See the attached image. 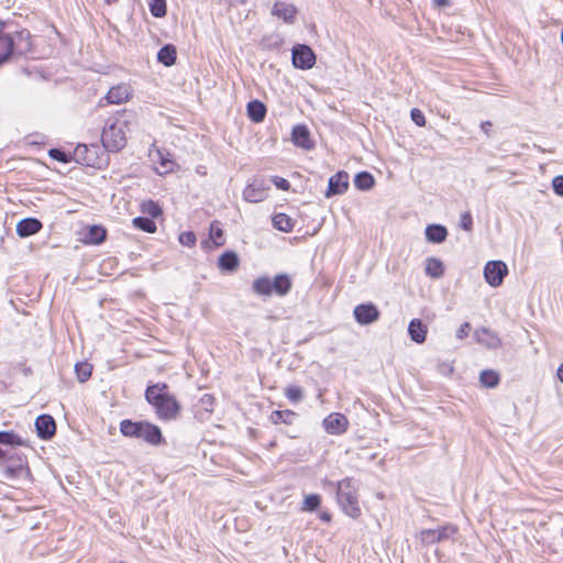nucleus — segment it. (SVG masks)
Returning <instances> with one entry per match:
<instances>
[{"label": "nucleus", "mask_w": 563, "mask_h": 563, "mask_svg": "<svg viewBox=\"0 0 563 563\" xmlns=\"http://www.w3.org/2000/svg\"><path fill=\"white\" fill-rule=\"evenodd\" d=\"M166 383L148 385L145 389V399L153 406L155 413L161 420H175L181 410V405L169 391Z\"/></svg>", "instance_id": "obj_2"}, {"label": "nucleus", "mask_w": 563, "mask_h": 563, "mask_svg": "<svg viewBox=\"0 0 563 563\" xmlns=\"http://www.w3.org/2000/svg\"><path fill=\"white\" fill-rule=\"evenodd\" d=\"M48 155L51 158L60 162V163H68L70 162V154L66 153L65 151L60 148H51L48 151Z\"/></svg>", "instance_id": "obj_42"}, {"label": "nucleus", "mask_w": 563, "mask_h": 563, "mask_svg": "<svg viewBox=\"0 0 563 563\" xmlns=\"http://www.w3.org/2000/svg\"><path fill=\"white\" fill-rule=\"evenodd\" d=\"M135 125L136 115L132 110L123 109L108 118L101 133L103 147L112 153H118L123 150L128 142V133H130Z\"/></svg>", "instance_id": "obj_1"}, {"label": "nucleus", "mask_w": 563, "mask_h": 563, "mask_svg": "<svg viewBox=\"0 0 563 563\" xmlns=\"http://www.w3.org/2000/svg\"><path fill=\"white\" fill-rule=\"evenodd\" d=\"M132 223L134 228L147 233H154L157 229L154 220L148 217H136L132 220Z\"/></svg>", "instance_id": "obj_34"}, {"label": "nucleus", "mask_w": 563, "mask_h": 563, "mask_svg": "<svg viewBox=\"0 0 563 563\" xmlns=\"http://www.w3.org/2000/svg\"><path fill=\"white\" fill-rule=\"evenodd\" d=\"M98 150L96 145L79 144L75 148L74 155L76 161L87 166H96L98 163Z\"/></svg>", "instance_id": "obj_14"}, {"label": "nucleus", "mask_w": 563, "mask_h": 563, "mask_svg": "<svg viewBox=\"0 0 563 563\" xmlns=\"http://www.w3.org/2000/svg\"><path fill=\"white\" fill-rule=\"evenodd\" d=\"M482 332L485 333V334L489 333V331L487 329H482Z\"/></svg>", "instance_id": "obj_57"}, {"label": "nucleus", "mask_w": 563, "mask_h": 563, "mask_svg": "<svg viewBox=\"0 0 563 563\" xmlns=\"http://www.w3.org/2000/svg\"><path fill=\"white\" fill-rule=\"evenodd\" d=\"M336 499L345 515L354 519L361 516L357 487L353 478L346 477L336 483Z\"/></svg>", "instance_id": "obj_3"}, {"label": "nucleus", "mask_w": 563, "mask_h": 563, "mask_svg": "<svg viewBox=\"0 0 563 563\" xmlns=\"http://www.w3.org/2000/svg\"><path fill=\"white\" fill-rule=\"evenodd\" d=\"M219 221H212L209 230V238L216 246H222L225 242L223 238V230L219 225Z\"/></svg>", "instance_id": "obj_38"}, {"label": "nucleus", "mask_w": 563, "mask_h": 563, "mask_svg": "<svg viewBox=\"0 0 563 563\" xmlns=\"http://www.w3.org/2000/svg\"><path fill=\"white\" fill-rule=\"evenodd\" d=\"M107 238V230L101 225H90L84 234L82 241L87 244H101Z\"/></svg>", "instance_id": "obj_20"}, {"label": "nucleus", "mask_w": 563, "mask_h": 563, "mask_svg": "<svg viewBox=\"0 0 563 563\" xmlns=\"http://www.w3.org/2000/svg\"><path fill=\"white\" fill-rule=\"evenodd\" d=\"M508 274V267L503 261H489L484 267V277L492 287H498L503 284Z\"/></svg>", "instance_id": "obj_6"}, {"label": "nucleus", "mask_w": 563, "mask_h": 563, "mask_svg": "<svg viewBox=\"0 0 563 563\" xmlns=\"http://www.w3.org/2000/svg\"><path fill=\"white\" fill-rule=\"evenodd\" d=\"M150 11L156 18L165 16L167 12L166 0H150Z\"/></svg>", "instance_id": "obj_39"}, {"label": "nucleus", "mask_w": 563, "mask_h": 563, "mask_svg": "<svg viewBox=\"0 0 563 563\" xmlns=\"http://www.w3.org/2000/svg\"><path fill=\"white\" fill-rule=\"evenodd\" d=\"M253 290L258 295L269 296L273 294L272 279L258 277L253 282Z\"/></svg>", "instance_id": "obj_35"}, {"label": "nucleus", "mask_w": 563, "mask_h": 563, "mask_svg": "<svg viewBox=\"0 0 563 563\" xmlns=\"http://www.w3.org/2000/svg\"><path fill=\"white\" fill-rule=\"evenodd\" d=\"M428 327L420 319H412L408 325V334L417 344H422L427 339Z\"/></svg>", "instance_id": "obj_19"}, {"label": "nucleus", "mask_w": 563, "mask_h": 563, "mask_svg": "<svg viewBox=\"0 0 563 563\" xmlns=\"http://www.w3.org/2000/svg\"><path fill=\"white\" fill-rule=\"evenodd\" d=\"M272 14L278 19H282L284 22L291 23L297 15V9L291 3L277 1L273 5Z\"/></svg>", "instance_id": "obj_16"}, {"label": "nucleus", "mask_w": 563, "mask_h": 563, "mask_svg": "<svg viewBox=\"0 0 563 563\" xmlns=\"http://www.w3.org/2000/svg\"><path fill=\"white\" fill-rule=\"evenodd\" d=\"M426 274L431 278H440L444 274L443 262L435 257H428L426 260Z\"/></svg>", "instance_id": "obj_27"}, {"label": "nucleus", "mask_w": 563, "mask_h": 563, "mask_svg": "<svg viewBox=\"0 0 563 563\" xmlns=\"http://www.w3.org/2000/svg\"><path fill=\"white\" fill-rule=\"evenodd\" d=\"M552 187L553 191L558 195L563 197V176H555L552 180Z\"/></svg>", "instance_id": "obj_46"}, {"label": "nucleus", "mask_w": 563, "mask_h": 563, "mask_svg": "<svg viewBox=\"0 0 563 563\" xmlns=\"http://www.w3.org/2000/svg\"><path fill=\"white\" fill-rule=\"evenodd\" d=\"M285 395L288 398V400H290L294 404L301 401L303 398V393H302L301 387L296 386V385L288 386L285 390Z\"/></svg>", "instance_id": "obj_41"}, {"label": "nucleus", "mask_w": 563, "mask_h": 563, "mask_svg": "<svg viewBox=\"0 0 563 563\" xmlns=\"http://www.w3.org/2000/svg\"><path fill=\"white\" fill-rule=\"evenodd\" d=\"M75 373H76L77 379L80 383H85L91 377L92 365L88 362H78L75 365Z\"/></svg>", "instance_id": "obj_37"}, {"label": "nucleus", "mask_w": 563, "mask_h": 563, "mask_svg": "<svg viewBox=\"0 0 563 563\" xmlns=\"http://www.w3.org/2000/svg\"><path fill=\"white\" fill-rule=\"evenodd\" d=\"M141 212L147 214L148 218L154 219L159 217L163 213V210L157 202L146 200L141 203Z\"/></svg>", "instance_id": "obj_36"}, {"label": "nucleus", "mask_w": 563, "mask_h": 563, "mask_svg": "<svg viewBox=\"0 0 563 563\" xmlns=\"http://www.w3.org/2000/svg\"><path fill=\"white\" fill-rule=\"evenodd\" d=\"M139 439H144L146 442L153 445L161 444L164 440L161 429L157 426L146 421L143 422V428L140 432Z\"/></svg>", "instance_id": "obj_18"}, {"label": "nucleus", "mask_w": 563, "mask_h": 563, "mask_svg": "<svg viewBox=\"0 0 563 563\" xmlns=\"http://www.w3.org/2000/svg\"><path fill=\"white\" fill-rule=\"evenodd\" d=\"M246 111L251 121H253L254 123H260L264 121L267 109L262 101L252 100L247 103Z\"/></svg>", "instance_id": "obj_21"}, {"label": "nucleus", "mask_w": 563, "mask_h": 563, "mask_svg": "<svg viewBox=\"0 0 563 563\" xmlns=\"http://www.w3.org/2000/svg\"><path fill=\"white\" fill-rule=\"evenodd\" d=\"M0 473L5 479H15L24 473H30L26 455L9 450L8 455L0 463Z\"/></svg>", "instance_id": "obj_4"}, {"label": "nucleus", "mask_w": 563, "mask_h": 563, "mask_svg": "<svg viewBox=\"0 0 563 563\" xmlns=\"http://www.w3.org/2000/svg\"><path fill=\"white\" fill-rule=\"evenodd\" d=\"M561 35H563V27H562V33H561Z\"/></svg>", "instance_id": "obj_60"}, {"label": "nucleus", "mask_w": 563, "mask_h": 563, "mask_svg": "<svg viewBox=\"0 0 563 563\" xmlns=\"http://www.w3.org/2000/svg\"><path fill=\"white\" fill-rule=\"evenodd\" d=\"M292 283L288 275L279 274L272 280L273 292L279 296L287 295L291 289Z\"/></svg>", "instance_id": "obj_25"}, {"label": "nucleus", "mask_w": 563, "mask_h": 563, "mask_svg": "<svg viewBox=\"0 0 563 563\" xmlns=\"http://www.w3.org/2000/svg\"><path fill=\"white\" fill-rule=\"evenodd\" d=\"M321 504V497L318 494H310L305 497L302 509L307 511H314Z\"/></svg>", "instance_id": "obj_40"}, {"label": "nucleus", "mask_w": 563, "mask_h": 563, "mask_svg": "<svg viewBox=\"0 0 563 563\" xmlns=\"http://www.w3.org/2000/svg\"><path fill=\"white\" fill-rule=\"evenodd\" d=\"M107 3H113V2H117L118 0H106Z\"/></svg>", "instance_id": "obj_58"}, {"label": "nucleus", "mask_w": 563, "mask_h": 563, "mask_svg": "<svg viewBox=\"0 0 563 563\" xmlns=\"http://www.w3.org/2000/svg\"><path fill=\"white\" fill-rule=\"evenodd\" d=\"M457 529L454 526H445L440 529H426L421 531V541L424 544H433L449 539L456 533Z\"/></svg>", "instance_id": "obj_10"}, {"label": "nucleus", "mask_w": 563, "mask_h": 563, "mask_svg": "<svg viewBox=\"0 0 563 563\" xmlns=\"http://www.w3.org/2000/svg\"><path fill=\"white\" fill-rule=\"evenodd\" d=\"M493 340L495 341V343H488V347L496 346V344L499 342V340L496 336H494Z\"/></svg>", "instance_id": "obj_56"}, {"label": "nucleus", "mask_w": 563, "mask_h": 563, "mask_svg": "<svg viewBox=\"0 0 563 563\" xmlns=\"http://www.w3.org/2000/svg\"><path fill=\"white\" fill-rule=\"evenodd\" d=\"M179 243L185 246H194L196 244V234L192 231H185L179 234Z\"/></svg>", "instance_id": "obj_43"}, {"label": "nucleus", "mask_w": 563, "mask_h": 563, "mask_svg": "<svg viewBox=\"0 0 563 563\" xmlns=\"http://www.w3.org/2000/svg\"><path fill=\"white\" fill-rule=\"evenodd\" d=\"M411 120L418 125V126H424L426 125V118L422 111H420L417 108L411 109L410 112Z\"/></svg>", "instance_id": "obj_44"}, {"label": "nucleus", "mask_w": 563, "mask_h": 563, "mask_svg": "<svg viewBox=\"0 0 563 563\" xmlns=\"http://www.w3.org/2000/svg\"><path fill=\"white\" fill-rule=\"evenodd\" d=\"M239 264L240 258L233 251L224 252L218 260V266L223 272H234L239 267Z\"/></svg>", "instance_id": "obj_22"}, {"label": "nucleus", "mask_w": 563, "mask_h": 563, "mask_svg": "<svg viewBox=\"0 0 563 563\" xmlns=\"http://www.w3.org/2000/svg\"><path fill=\"white\" fill-rule=\"evenodd\" d=\"M269 186L263 178H255L243 190V198L247 202L256 203L264 201L267 197Z\"/></svg>", "instance_id": "obj_7"}, {"label": "nucleus", "mask_w": 563, "mask_h": 563, "mask_svg": "<svg viewBox=\"0 0 563 563\" xmlns=\"http://www.w3.org/2000/svg\"><path fill=\"white\" fill-rule=\"evenodd\" d=\"M437 7H446L450 4V0H433Z\"/></svg>", "instance_id": "obj_52"}, {"label": "nucleus", "mask_w": 563, "mask_h": 563, "mask_svg": "<svg viewBox=\"0 0 563 563\" xmlns=\"http://www.w3.org/2000/svg\"><path fill=\"white\" fill-rule=\"evenodd\" d=\"M0 445L15 448L26 445V442L14 431H0Z\"/></svg>", "instance_id": "obj_29"}, {"label": "nucleus", "mask_w": 563, "mask_h": 563, "mask_svg": "<svg viewBox=\"0 0 563 563\" xmlns=\"http://www.w3.org/2000/svg\"><path fill=\"white\" fill-rule=\"evenodd\" d=\"M177 49L173 44H165L157 53V60L166 67L175 65Z\"/></svg>", "instance_id": "obj_24"}, {"label": "nucleus", "mask_w": 563, "mask_h": 563, "mask_svg": "<svg viewBox=\"0 0 563 563\" xmlns=\"http://www.w3.org/2000/svg\"><path fill=\"white\" fill-rule=\"evenodd\" d=\"M143 422L144 421L134 422L129 419L122 420L120 423V431L124 437L139 439L140 432L143 428Z\"/></svg>", "instance_id": "obj_26"}, {"label": "nucleus", "mask_w": 563, "mask_h": 563, "mask_svg": "<svg viewBox=\"0 0 563 563\" xmlns=\"http://www.w3.org/2000/svg\"><path fill=\"white\" fill-rule=\"evenodd\" d=\"M500 382L499 374L493 369H485L479 375V383L487 388H495Z\"/></svg>", "instance_id": "obj_33"}, {"label": "nucleus", "mask_w": 563, "mask_h": 563, "mask_svg": "<svg viewBox=\"0 0 563 563\" xmlns=\"http://www.w3.org/2000/svg\"><path fill=\"white\" fill-rule=\"evenodd\" d=\"M561 42H562V44H563V37H561Z\"/></svg>", "instance_id": "obj_59"}, {"label": "nucleus", "mask_w": 563, "mask_h": 563, "mask_svg": "<svg viewBox=\"0 0 563 563\" xmlns=\"http://www.w3.org/2000/svg\"><path fill=\"white\" fill-rule=\"evenodd\" d=\"M322 424L328 433L342 434L346 431L349 421L344 415L333 412L323 419Z\"/></svg>", "instance_id": "obj_13"}, {"label": "nucleus", "mask_w": 563, "mask_h": 563, "mask_svg": "<svg viewBox=\"0 0 563 563\" xmlns=\"http://www.w3.org/2000/svg\"><path fill=\"white\" fill-rule=\"evenodd\" d=\"M349 174L345 170H340L329 178L328 189L325 197L343 195L349 188Z\"/></svg>", "instance_id": "obj_9"}, {"label": "nucleus", "mask_w": 563, "mask_h": 563, "mask_svg": "<svg viewBox=\"0 0 563 563\" xmlns=\"http://www.w3.org/2000/svg\"><path fill=\"white\" fill-rule=\"evenodd\" d=\"M470 330H471V324L468 322L462 323L461 327L456 331V338L460 340L465 339L468 335Z\"/></svg>", "instance_id": "obj_49"}, {"label": "nucleus", "mask_w": 563, "mask_h": 563, "mask_svg": "<svg viewBox=\"0 0 563 563\" xmlns=\"http://www.w3.org/2000/svg\"><path fill=\"white\" fill-rule=\"evenodd\" d=\"M36 434L42 440H49L56 433V422L49 415L43 413L35 419Z\"/></svg>", "instance_id": "obj_11"}, {"label": "nucleus", "mask_w": 563, "mask_h": 563, "mask_svg": "<svg viewBox=\"0 0 563 563\" xmlns=\"http://www.w3.org/2000/svg\"><path fill=\"white\" fill-rule=\"evenodd\" d=\"M492 122L490 121H484L482 122L481 124V129L482 131L487 135L489 136V131H490V128H492Z\"/></svg>", "instance_id": "obj_51"}, {"label": "nucleus", "mask_w": 563, "mask_h": 563, "mask_svg": "<svg viewBox=\"0 0 563 563\" xmlns=\"http://www.w3.org/2000/svg\"><path fill=\"white\" fill-rule=\"evenodd\" d=\"M461 227L465 231L472 230L473 227V219L472 216L468 212H465L461 217Z\"/></svg>", "instance_id": "obj_47"}, {"label": "nucleus", "mask_w": 563, "mask_h": 563, "mask_svg": "<svg viewBox=\"0 0 563 563\" xmlns=\"http://www.w3.org/2000/svg\"><path fill=\"white\" fill-rule=\"evenodd\" d=\"M9 450H3L0 448V460H4L8 455Z\"/></svg>", "instance_id": "obj_54"}, {"label": "nucleus", "mask_w": 563, "mask_h": 563, "mask_svg": "<svg viewBox=\"0 0 563 563\" xmlns=\"http://www.w3.org/2000/svg\"><path fill=\"white\" fill-rule=\"evenodd\" d=\"M314 52L306 44H296L291 49V60L295 68L307 70L316 64Z\"/></svg>", "instance_id": "obj_5"}, {"label": "nucleus", "mask_w": 563, "mask_h": 563, "mask_svg": "<svg viewBox=\"0 0 563 563\" xmlns=\"http://www.w3.org/2000/svg\"><path fill=\"white\" fill-rule=\"evenodd\" d=\"M374 185L375 179L368 172H360L354 177V186L360 190H369Z\"/></svg>", "instance_id": "obj_31"}, {"label": "nucleus", "mask_w": 563, "mask_h": 563, "mask_svg": "<svg viewBox=\"0 0 563 563\" xmlns=\"http://www.w3.org/2000/svg\"><path fill=\"white\" fill-rule=\"evenodd\" d=\"M201 404L205 406V409L207 411H210L212 412V405H213V401H214V397L210 394H205L201 399H200Z\"/></svg>", "instance_id": "obj_48"}, {"label": "nucleus", "mask_w": 563, "mask_h": 563, "mask_svg": "<svg viewBox=\"0 0 563 563\" xmlns=\"http://www.w3.org/2000/svg\"><path fill=\"white\" fill-rule=\"evenodd\" d=\"M273 225L282 232H290L294 228V221L285 213H277L273 217Z\"/></svg>", "instance_id": "obj_32"}, {"label": "nucleus", "mask_w": 563, "mask_h": 563, "mask_svg": "<svg viewBox=\"0 0 563 563\" xmlns=\"http://www.w3.org/2000/svg\"><path fill=\"white\" fill-rule=\"evenodd\" d=\"M448 236V230L441 224H429L426 228V239L431 243H442Z\"/></svg>", "instance_id": "obj_23"}, {"label": "nucleus", "mask_w": 563, "mask_h": 563, "mask_svg": "<svg viewBox=\"0 0 563 563\" xmlns=\"http://www.w3.org/2000/svg\"><path fill=\"white\" fill-rule=\"evenodd\" d=\"M272 183L280 190H288L290 188V183L283 178V177H279V176H273L272 177Z\"/></svg>", "instance_id": "obj_45"}, {"label": "nucleus", "mask_w": 563, "mask_h": 563, "mask_svg": "<svg viewBox=\"0 0 563 563\" xmlns=\"http://www.w3.org/2000/svg\"><path fill=\"white\" fill-rule=\"evenodd\" d=\"M321 520L323 521H330L331 519V516L328 514V512H323L321 516H320Z\"/></svg>", "instance_id": "obj_55"}, {"label": "nucleus", "mask_w": 563, "mask_h": 563, "mask_svg": "<svg viewBox=\"0 0 563 563\" xmlns=\"http://www.w3.org/2000/svg\"><path fill=\"white\" fill-rule=\"evenodd\" d=\"M558 378L563 383V364H561L558 368Z\"/></svg>", "instance_id": "obj_53"}, {"label": "nucleus", "mask_w": 563, "mask_h": 563, "mask_svg": "<svg viewBox=\"0 0 563 563\" xmlns=\"http://www.w3.org/2000/svg\"><path fill=\"white\" fill-rule=\"evenodd\" d=\"M291 141L297 147L306 151L312 150L316 145L308 126L305 124H297L292 128Z\"/></svg>", "instance_id": "obj_12"}, {"label": "nucleus", "mask_w": 563, "mask_h": 563, "mask_svg": "<svg viewBox=\"0 0 563 563\" xmlns=\"http://www.w3.org/2000/svg\"><path fill=\"white\" fill-rule=\"evenodd\" d=\"M14 37H0V65L5 63L15 53Z\"/></svg>", "instance_id": "obj_30"}, {"label": "nucleus", "mask_w": 563, "mask_h": 563, "mask_svg": "<svg viewBox=\"0 0 563 563\" xmlns=\"http://www.w3.org/2000/svg\"><path fill=\"white\" fill-rule=\"evenodd\" d=\"M30 38L31 37H29V36L18 37V40H20V41H22L24 43V47L19 51V54H23L26 49H29Z\"/></svg>", "instance_id": "obj_50"}, {"label": "nucleus", "mask_w": 563, "mask_h": 563, "mask_svg": "<svg viewBox=\"0 0 563 563\" xmlns=\"http://www.w3.org/2000/svg\"><path fill=\"white\" fill-rule=\"evenodd\" d=\"M298 415L289 409L286 410H274L269 419L274 424L285 423L292 424Z\"/></svg>", "instance_id": "obj_28"}, {"label": "nucleus", "mask_w": 563, "mask_h": 563, "mask_svg": "<svg viewBox=\"0 0 563 563\" xmlns=\"http://www.w3.org/2000/svg\"><path fill=\"white\" fill-rule=\"evenodd\" d=\"M43 228L42 222L36 218H24L16 224V234L21 238H27L36 234Z\"/></svg>", "instance_id": "obj_15"}, {"label": "nucleus", "mask_w": 563, "mask_h": 563, "mask_svg": "<svg viewBox=\"0 0 563 563\" xmlns=\"http://www.w3.org/2000/svg\"><path fill=\"white\" fill-rule=\"evenodd\" d=\"M353 316L357 323L368 325L379 319L380 311L373 302L360 303L354 308Z\"/></svg>", "instance_id": "obj_8"}, {"label": "nucleus", "mask_w": 563, "mask_h": 563, "mask_svg": "<svg viewBox=\"0 0 563 563\" xmlns=\"http://www.w3.org/2000/svg\"><path fill=\"white\" fill-rule=\"evenodd\" d=\"M130 96V87L128 85L121 84L111 87L106 95V99L108 103L120 104L122 102L128 101Z\"/></svg>", "instance_id": "obj_17"}]
</instances>
